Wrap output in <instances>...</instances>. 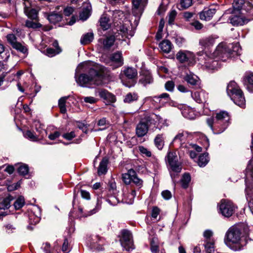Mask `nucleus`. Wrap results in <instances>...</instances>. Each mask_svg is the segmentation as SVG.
<instances>
[{
    "mask_svg": "<svg viewBox=\"0 0 253 253\" xmlns=\"http://www.w3.org/2000/svg\"><path fill=\"white\" fill-rule=\"evenodd\" d=\"M104 72V67L97 65L90 69L88 74L80 75L76 82L80 86L86 87L92 85H99L103 84V76L102 73Z\"/></svg>",
    "mask_w": 253,
    "mask_h": 253,
    "instance_id": "f257e3e1",
    "label": "nucleus"
},
{
    "mask_svg": "<svg viewBox=\"0 0 253 253\" xmlns=\"http://www.w3.org/2000/svg\"><path fill=\"white\" fill-rule=\"evenodd\" d=\"M242 224L234 225L230 227L226 233V243L228 245H233L231 248L235 251L243 250L247 244L246 239L242 236Z\"/></svg>",
    "mask_w": 253,
    "mask_h": 253,
    "instance_id": "f03ea898",
    "label": "nucleus"
},
{
    "mask_svg": "<svg viewBox=\"0 0 253 253\" xmlns=\"http://www.w3.org/2000/svg\"><path fill=\"white\" fill-rule=\"evenodd\" d=\"M230 116L228 112L222 111L216 114L215 117L207 119V123L214 134L223 132L229 125Z\"/></svg>",
    "mask_w": 253,
    "mask_h": 253,
    "instance_id": "7ed1b4c3",
    "label": "nucleus"
},
{
    "mask_svg": "<svg viewBox=\"0 0 253 253\" xmlns=\"http://www.w3.org/2000/svg\"><path fill=\"white\" fill-rule=\"evenodd\" d=\"M241 49L238 43L234 44L226 45L224 43L219 44L213 53V57L225 61L226 59L240 54Z\"/></svg>",
    "mask_w": 253,
    "mask_h": 253,
    "instance_id": "20e7f679",
    "label": "nucleus"
},
{
    "mask_svg": "<svg viewBox=\"0 0 253 253\" xmlns=\"http://www.w3.org/2000/svg\"><path fill=\"white\" fill-rule=\"evenodd\" d=\"M227 93L235 104L244 108L245 99L243 91L235 82H230L227 86Z\"/></svg>",
    "mask_w": 253,
    "mask_h": 253,
    "instance_id": "39448f33",
    "label": "nucleus"
},
{
    "mask_svg": "<svg viewBox=\"0 0 253 253\" xmlns=\"http://www.w3.org/2000/svg\"><path fill=\"white\" fill-rule=\"evenodd\" d=\"M137 76V71L136 69L127 67H124L121 71L119 75V78L121 80L122 83L126 86L130 87L133 86L135 82L133 80Z\"/></svg>",
    "mask_w": 253,
    "mask_h": 253,
    "instance_id": "423d86ee",
    "label": "nucleus"
},
{
    "mask_svg": "<svg viewBox=\"0 0 253 253\" xmlns=\"http://www.w3.org/2000/svg\"><path fill=\"white\" fill-rule=\"evenodd\" d=\"M122 178L126 184L128 185L132 182L138 189L143 186V180L137 176L135 171L132 169H129L127 173L123 174Z\"/></svg>",
    "mask_w": 253,
    "mask_h": 253,
    "instance_id": "0eeeda50",
    "label": "nucleus"
},
{
    "mask_svg": "<svg viewBox=\"0 0 253 253\" xmlns=\"http://www.w3.org/2000/svg\"><path fill=\"white\" fill-rule=\"evenodd\" d=\"M200 58L198 60L200 61V64L209 70H213L217 69L218 62L217 60H213L212 58L209 57L206 53L200 52L198 54Z\"/></svg>",
    "mask_w": 253,
    "mask_h": 253,
    "instance_id": "6e6552de",
    "label": "nucleus"
},
{
    "mask_svg": "<svg viewBox=\"0 0 253 253\" xmlns=\"http://www.w3.org/2000/svg\"><path fill=\"white\" fill-rule=\"evenodd\" d=\"M121 234L120 242L122 246L127 251H130L133 249L132 236L130 232L124 229L122 231Z\"/></svg>",
    "mask_w": 253,
    "mask_h": 253,
    "instance_id": "1a4fd4ad",
    "label": "nucleus"
},
{
    "mask_svg": "<svg viewBox=\"0 0 253 253\" xmlns=\"http://www.w3.org/2000/svg\"><path fill=\"white\" fill-rule=\"evenodd\" d=\"M176 59L181 63H187L188 65L193 64L195 62L194 53L188 50H180L176 54Z\"/></svg>",
    "mask_w": 253,
    "mask_h": 253,
    "instance_id": "9d476101",
    "label": "nucleus"
},
{
    "mask_svg": "<svg viewBox=\"0 0 253 253\" xmlns=\"http://www.w3.org/2000/svg\"><path fill=\"white\" fill-rule=\"evenodd\" d=\"M167 161L170 169L173 172L179 173L182 169L181 163L178 162L176 152H169L168 153Z\"/></svg>",
    "mask_w": 253,
    "mask_h": 253,
    "instance_id": "9b49d317",
    "label": "nucleus"
},
{
    "mask_svg": "<svg viewBox=\"0 0 253 253\" xmlns=\"http://www.w3.org/2000/svg\"><path fill=\"white\" fill-rule=\"evenodd\" d=\"M118 34L121 35L122 38L129 39L133 36L135 30L133 28L130 22L126 20L125 23L119 27L117 30Z\"/></svg>",
    "mask_w": 253,
    "mask_h": 253,
    "instance_id": "f8f14e48",
    "label": "nucleus"
},
{
    "mask_svg": "<svg viewBox=\"0 0 253 253\" xmlns=\"http://www.w3.org/2000/svg\"><path fill=\"white\" fill-rule=\"evenodd\" d=\"M235 206L233 203L227 200H222L219 206V210L221 214L225 217H230L234 213Z\"/></svg>",
    "mask_w": 253,
    "mask_h": 253,
    "instance_id": "ddd939ff",
    "label": "nucleus"
},
{
    "mask_svg": "<svg viewBox=\"0 0 253 253\" xmlns=\"http://www.w3.org/2000/svg\"><path fill=\"white\" fill-rule=\"evenodd\" d=\"M180 149L184 152L189 154L192 159L195 158L197 156V153L195 151L200 152L202 151V148L196 144L192 143L181 144Z\"/></svg>",
    "mask_w": 253,
    "mask_h": 253,
    "instance_id": "4468645a",
    "label": "nucleus"
},
{
    "mask_svg": "<svg viewBox=\"0 0 253 253\" xmlns=\"http://www.w3.org/2000/svg\"><path fill=\"white\" fill-rule=\"evenodd\" d=\"M212 236V232L211 230H206L204 233V236L205 238L204 245L207 253H213L214 251V242L213 239L211 238Z\"/></svg>",
    "mask_w": 253,
    "mask_h": 253,
    "instance_id": "2eb2a0df",
    "label": "nucleus"
},
{
    "mask_svg": "<svg viewBox=\"0 0 253 253\" xmlns=\"http://www.w3.org/2000/svg\"><path fill=\"white\" fill-rule=\"evenodd\" d=\"M147 3V0H133L132 13L135 17H139L142 13V7Z\"/></svg>",
    "mask_w": 253,
    "mask_h": 253,
    "instance_id": "dca6fc26",
    "label": "nucleus"
},
{
    "mask_svg": "<svg viewBox=\"0 0 253 253\" xmlns=\"http://www.w3.org/2000/svg\"><path fill=\"white\" fill-rule=\"evenodd\" d=\"M191 97L198 103H207L208 99V94L204 90L191 92Z\"/></svg>",
    "mask_w": 253,
    "mask_h": 253,
    "instance_id": "f3484780",
    "label": "nucleus"
},
{
    "mask_svg": "<svg viewBox=\"0 0 253 253\" xmlns=\"http://www.w3.org/2000/svg\"><path fill=\"white\" fill-rule=\"evenodd\" d=\"M111 65H113L114 68H117L122 66L124 64V59L122 52L117 51L113 53L111 57Z\"/></svg>",
    "mask_w": 253,
    "mask_h": 253,
    "instance_id": "a211bd4d",
    "label": "nucleus"
},
{
    "mask_svg": "<svg viewBox=\"0 0 253 253\" xmlns=\"http://www.w3.org/2000/svg\"><path fill=\"white\" fill-rule=\"evenodd\" d=\"M216 9L213 7H206L199 13L200 19L202 20L209 21L215 13Z\"/></svg>",
    "mask_w": 253,
    "mask_h": 253,
    "instance_id": "6ab92c4d",
    "label": "nucleus"
},
{
    "mask_svg": "<svg viewBox=\"0 0 253 253\" xmlns=\"http://www.w3.org/2000/svg\"><path fill=\"white\" fill-rule=\"evenodd\" d=\"M25 3L24 13L26 16L30 19L33 20L38 21V11L35 9L30 7L31 3L30 2H27Z\"/></svg>",
    "mask_w": 253,
    "mask_h": 253,
    "instance_id": "aec40b11",
    "label": "nucleus"
},
{
    "mask_svg": "<svg viewBox=\"0 0 253 253\" xmlns=\"http://www.w3.org/2000/svg\"><path fill=\"white\" fill-rule=\"evenodd\" d=\"M236 13L233 12V13L229 17L230 23L233 26H238L244 25L246 20L243 16L241 15L242 12L240 13H237V14H235Z\"/></svg>",
    "mask_w": 253,
    "mask_h": 253,
    "instance_id": "412c9836",
    "label": "nucleus"
},
{
    "mask_svg": "<svg viewBox=\"0 0 253 253\" xmlns=\"http://www.w3.org/2000/svg\"><path fill=\"white\" fill-rule=\"evenodd\" d=\"M148 130V121L139 122L136 127V134L139 137L146 134Z\"/></svg>",
    "mask_w": 253,
    "mask_h": 253,
    "instance_id": "4be33fe9",
    "label": "nucleus"
},
{
    "mask_svg": "<svg viewBox=\"0 0 253 253\" xmlns=\"http://www.w3.org/2000/svg\"><path fill=\"white\" fill-rule=\"evenodd\" d=\"M153 82V79L150 73L148 71H143L140 75L139 83L145 86Z\"/></svg>",
    "mask_w": 253,
    "mask_h": 253,
    "instance_id": "5701e85b",
    "label": "nucleus"
},
{
    "mask_svg": "<svg viewBox=\"0 0 253 253\" xmlns=\"http://www.w3.org/2000/svg\"><path fill=\"white\" fill-rule=\"evenodd\" d=\"M185 80L192 85L195 86L196 88H200L201 84L199 78L193 74H187L185 77Z\"/></svg>",
    "mask_w": 253,
    "mask_h": 253,
    "instance_id": "b1692460",
    "label": "nucleus"
},
{
    "mask_svg": "<svg viewBox=\"0 0 253 253\" xmlns=\"http://www.w3.org/2000/svg\"><path fill=\"white\" fill-rule=\"evenodd\" d=\"M214 43L215 39L212 36L204 38L199 41V44L205 49L210 48L214 45Z\"/></svg>",
    "mask_w": 253,
    "mask_h": 253,
    "instance_id": "393cba45",
    "label": "nucleus"
},
{
    "mask_svg": "<svg viewBox=\"0 0 253 253\" xmlns=\"http://www.w3.org/2000/svg\"><path fill=\"white\" fill-rule=\"evenodd\" d=\"M99 95L101 98L106 100L108 103H114L116 100L114 95L104 89L100 90Z\"/></svg>",
    "mask_w": 253,
    "mask_h": 253,
    "instance_id": "a878e982",
    "label": "nucleus"
},
{
    "mask_svg": "<svg viewBox=\"0 0 253 253\" xmlns=\"http://www.w3.org/2000/svg\"><path fill=\"white\" fill-rule=\"evenodd\" d=\"M191 136V134L186 131H179L173 138L172 142L174 143L177 141H178L179 142H184Z\"/></svg>",
    "mask_w": 253,
    "mask_h": 253,
    "instance_id": "bb28decb",
    "label": "nucleus"
},
{
    "mask_svg": "<svg viewBox=\"0 0 253 253\" xmlns=\"http://www.w3.org/2000/svg\"><path fill=\"white\" fill-rule=\"evenodd\" d=\"M115 40V39L114 36H110L104 38L100 39L99 42L103 44L104 48L109 49L113 45Z\"/></svg>",
    "mask_w": 253,
    "mask_h": 253,
    "instance_id": "cd10ccee",
    "label": "nucleus"
},
{
    "mask_svg": "<svg viewBox=\"0 0 253 253\" xmlns=\"http://www.w3.org/2000/svg\"><path fill=\"white\" fill-rule=\"evenodd\" d=\"M159 47L162 52L169 53L172 49L173 45L169 41L165 40L159 43Z\"/></svg>",
    "mask_w": 253,
    "mask_h": 253,
    "instance_id": "c85d7f7f",
    "label": "nucleus"
},
{
    "mask_svg": "<svg viewBox=\"0 0 253 253\" xmlns=\"http://www.w3.org/2000/svg\"><path fill=\"white\" fill-rule=\"evenodd\" d=\"M244 84L247 85V89L253 92V73H249L244 78Z\"/></svg>",
    "mask_w": 253,
    "mask_h": 253,
    "instance_id": "c756f323",
    "label": "nucleus"
},
{
    "mask_svg": "<svg viewBox=\"0 0 253 253\" xmlns=\"http://www.w3.org/2000/svg\"><path fill=\"white\" fill-rule=\"evenodd\" d=\"M108 163V160L107 158L102 159L98 168L97 173L99 175L104 174L107 172Z\"/></svg>",
    "mask_w": 253,
    "mask_h": 253,
    "instance_id": "7c9ffc66",
    "label": "nucleus"
},
{
    "mask_svg": "<svg viewBox=\"0 0 253 253\" xmlns=\"http://www.w3.org/2000/svg\"><path fill=\"white\" fill-rule=\"evenodd\" d=\"M93 34L92 32H88L82 36L80 42L83 45L87 44L93 41Z\"/></svg>",
    "mask_w": 253,
    "mask_h": 253,
    "instance_id": "2f4dec72",
    "label": "nucleus"
},
{
    "mask_svg": "<svg viewBox=\"0 0 253 253\" xmlns=\"http://www.w3.org/2000/svg\"><path fill=\"white\" fill-rule=\"evenodd\" d=\"M47 19L50 23L56 24L62 20V16L59 13L52 12L48 15Z\"/></svg>",
    "mask_w": 253,
    "mask_h": 253,
    "instance_id": "473e14b6",
    "label": "nucleus"
},
{
    "mask_svg": "<svg viewBox=\"0 0 253 253\" xmlns=\"http://www.w3.org/2000/svg\"><path fill=\"white\" fill-rule=\"evenodd\" d=\"M209 162V154L208 153H204L199 156L197 163L200 167H204Z\"/></svg>",
    "mask_w": 253,
    "mask_h": 253,
    "instance_id": "72a5a7b5",
    "label": "nucleus"
},
{
    "mask_svg": "<svg viewBox=\"0 0 253 253\" xmlns=\"http://www.w3.org/2000/svg\"><path fill=\"white\" fill-rule=\"evenodd\" d=\"M13 199L11 196L9 195L3 200H0V210L8 209L10 206V201L13 200Z\"/></svg>",
    "mask_w": 253,
    "mask_h": 253,
    "instance_id": "f704fd0d",
    "label": "nucleus"
},
{
    "mask_svg": "<svg viewBox=\"0 0 253 253\" xmlns=\"http://www.w3.org/2000/svg\"><path fill=\"white\" fill-rule=\"evenodd\" d=\"M244 4V0H234L232 4L234 12L240 13Z\"/></svg>",
    "mask_w": 253,
    "mask_h": 253,
    "instance_id": "c9c22d12",
    "label": "nucleus"
},
{
    "mask_svg": "<svg viewBox=\"0 0 253 253\" xmlns=\"http://www.w3.org/2000/svg\"><path fill=\"white\" fill-rule=\"evenodd\" d=\"M100 25L102 28L104 30H107L110 27L109 18L105 14L102 15L100 19Z\"/></svg>",
    "mask_w": 253,
    "mask_h": 253,
    "instance_id": "e433bc0d",
    "label": "nucleus"
},
{
    "mask_svg": "<svg viewBox=\"0 0 253 253\" xmlns=\"http://www.w3.org/2000/svg\"><path fill=\"white\" fill-rule=\"evenodd\" d=\"M182 114L184 117L190 120L194 119L195 117L194 111L188 107L185 108L182 110Z\"/></svg>",
    "mask_w": 253,
    "mask_h": 253,
    "instance_id": "4c0bfd02",
    "label": "nucleus"
},
{
    "mask_svg": "<svg viewBox=\"0 0 253 253\" xmlns=\"http://www.w3.org/2000/svg\"><path fill=\"white\" fill-rule=\"evenodd\" d=\"M90 15V6L84 8L80 13V19L83 21L86 20Z\"/></svg>",
    "mask_w": 253,
    "mask_h": 253,
    "instance_id": "58836bf2",
    "label": "nucleus"
},
{
    "mask_svg": "<svg viewBox=\"0 0 253 253\" xmlns=\"http://www.w3.org/2000/svg\"><path fill=\"white\" fill-rule=\"evenodd\" d=\"M11 46L17 51L24 54H27L28 53V49L26 46L19 42H17Z\"/></svg>",
    "mask_w": 253,
    "mask_h": 253,
    "instance_id": "ea45409f",
    "label": "nucleus"
},
{
    "mask_svg": "<svg viewBox=\"0 0 253 253\" xmlns=\"http://www.w3.org/2000/svg\"><path fill=\"white\" fill-rule=\"evenodd\" d=\"M156 146L159 149L161 150L164 145V138L163 134H158L154 140Z\"/></svg>",
    "mask_w": 253,
    "mask_h": 253,
    "instance_id": "a19ab883",
    "label": "nucleus"
},
{
    "mask_svg": "<svg viewBox=\"0 0 253 253\" xmlns=\"http://www.w3.org/2000/svg\"><path fill=\"white\" fill-rule=\"evenodd\" d=\"M191 181V176L189 173H184L181 179L182 187L183 188H187L189 185V183Z\"/></svg>",
    "mask_w": 253,
    "mask_h": 253,
    "instance_id": "79ce46f5",
    "label": "nucleus"
},
{
    "mask_svg": "<svg viewBox=\"0 0 253 253\" xmlns=\"http://www.w3.org/2000/svg\"><path fill=\"white\" fill-rule=\"evenodd\" d=\"M138 99V95L135 93H128L125 97L124 101L125 103H130Z\"/></svg>",
    "mask_w": 253,
    "mask_h": 253,
    "instance_id": "37998d69",
    "label": "nucleus"
},
{
    "mask_svg": "<svg viewBox=\"0 0 253 253\" xmlns=\"http://www.w3.org/2000/svg\"><path fill=\"white\" fill-rule=\"evenodd\" d=\"M68 97H63L61 98L58 101V106L60 110V112L62 114H65L66 111V102Z\"/></svg>",
    "mask_w": 253,
    "mask_h": 253,
    "instance_id": "c03bdc74",
    "label": "nucleus"
},
{
    "mask_svg": "<svg viewBox=\"0 0 253 253\" xmlns=\"http://www.w3.org/2000/svg\"><path fill=\"white\" fill-rule=\"evenodd\" d=\"M99 241V238L98 236H94L93 237H91V238H89L88 240V243L87 244L89 245V247L91 249H97V243L98 241Z\"/></svg>",
    "mask_w": 253,
    "mask_h": 253,
    "instance_id": "a18cd8bd",
    "label": "nucleus"
},
{
    "mask_svg": "<svg viewBox=\"0 0 253 253\" xmlns=\"http://www.w3.org/2000/svg\"><path fill=\"white\" fill-rule=\"evenodd\" d=\"M192 4V0H180L179 5V9L183 10L191 6Z\"/></svg>",
    "mask_w": 253,
    "mask_h": 253,
    "instance_id": "49530a36",
    "label": "nucleus"
},
{
    "mask_svg": "<svg viewBox=\"0 0 253 253\" xmlns=\"http://www.w3.org/2000/svg\"><path fill=\"white\" fill-rule=\"evenodd\" d=\"M25 204V199L23 196H19L14 203V206L16 210L21 208Z\"/></svg>",
    "mask_w": 253,
    "mask_h": 253,
    "instance_id": "de8ad7c7",
    "label": "nucleus"
},
{
    "mask_svg": "<svg viewBox=\"0 0 253 253\" xmlns=\"http://www.w3.org/2000/svg\"><path fill=\"white\" fill-rule=\"evenodd\" d=\"M35 125L36 131L39 133V134L37 135L38 136H41V137H43L44 133H45L46 131L43 128L42 125L39 122H36Z\"/></svg>",
    "mask_w": 253,
    "mask_h": 253,
    "instance_id": "09e8293b",
    "label": "nucleus"
},
{
    "mask_svg": "<svg viewBox=\"0 0 253 253\" xmlns=\"http://www.w3.org/2000/svg\"><path fill=\"white\" fill-rule=\"evenodd\" d=\"M151 251L153 253H159V246L157 244V239L153 238L151 241Z\"/></svg>",
    "mask_w": 253,
    "mask_h": 253,
    "instance_id": "8fccbe9b",
    "label": "nucleus"
},
{
    "mask_svg": "<svg viewBox=\"0 0 253 253\" xmlns=\"http://www.w3.org/2000/svg\"><path fill=\"white\" fill-rule=\"evenodd\" d=\"M25 26L28 28L33 29H37L42 27L40 23L28 20L25 22Z\"/></svg>",
    "mask_w": 253,
    "mask_h": 253,
    "instance_id": "3c124183",
    "label": "nucleus"
},
{
    "mask_svg": "<svg viewBox=\"0 0 253 253\" xmlns=\"http://www.w3.org/2000/svg\"><path fill=\"white\" fill-rule=\"evenodd\" d=\"M61 51V49L59 47L54 49L51 48H48L46 50L47 55L49 57H53L56 54L59 53Z\"/></svg>",
    "mask_w": 253,
    "mask_h": 253,
    "instance_id": "603ef678",
    "label": "nucleus"
},
{
    "mask_svg": "<svg viewBox=\"0 0 253 253\" xmlns=\"http://www.w3.org/2000/svg\"><path fill=\"white\" fill-rule=\"evenodd\" d=\"M24 136L28 138L31 141H35L38 140V135L37 134H34L32 131L30 130H27L24 134Z\"/></svg>",
    "mask_w": 253,
    "mask_h": 253,
    "instance_id": "864d4df0",
    "label": "nucleus"
},
{
    "mask_svg": "<svg viewBox=\"0 0 253 253\" xmlns=\"http://www.w3.org/2000/svg\"><path fill=\"white\" fill-rule=\"evenodd\" d=\"M29 168L27 165L23 164L21 165L18 169V173L22 175H25L28 174Z\"/></svg>",
    "mask_w": 253,
    "mask_h": 253,
    "instance_id": "5fc2aeb1",
    "label": "nucleus"
},
{
    "mask_svg": "<svg viewBox=\"0 0 253 253\" xmlns=\"http://www.w3.org/2000/svg\"><path fill=\"white\" fill-rule=\"evenodd\" d=\"M8 42L11 45L17 42L16 36L13 34H9L6 36Z\"/></svg>",
    "mask_w": 253,
    "mask_h": 253,
    "instance_id": "6e6d98bb",
    "label": "nucleus"
},
{
    "mask_svg": "<svg viewBox=\"0 0 253 253\" xmlns=\"http://www.w3.org/2000/svg\"><path fill=\"white\" fill-rule=\"evenodd\" d=\"M139 150L141 154L144 156L150 157L151 156V152L148 149L143 146H139Z\"/></svg>",
    "mask_w": 253,
    "mask_h": 253,
    "instance_id": "4d7b16f0",
    "label": "nucleus"
},
{
    "mask_svg": "<svg viewBox=\"0 0 253 253\" xmlns=\"http://www.w3.org/2000/svg\"><path fill=\"white\" fill-rule=\"evenodd\" d=\"M176 15V12L175 10H172L170 12L169 15L168 23L169 24H173Z\"/></svg>",
    "mask_w": 253,
    "mask_h": 253,
    "instance_id": "13d9d810",
    "label": "nucleus"
},
{
    "mask_svg": "<svg viewBox=\"0 0 253 253\" xmlns=\"http://www.w3.org/2000/svg\"><path fill=\"white\" fill-rule=\"evenodd\" d=\"M41 249L45 253H51V247L50 244L48 242L43 243Z\"/></svg>",
    "mask_w": 253,
    "mask_h": 253,
    "instance_id": "bf43d9fd",
    "label": "nucleus"
},
{
    "mask_svg": "<svg viewBox=\"0 0 253 253\" xmlns=\"http://www.w3.org/2000/svg\"><path fill=\"white\" fill-rule=\"evenodd\" d=\"M174 87V83L172 81H169L165 84V88L166 90L169 91H172Z\"/></svg>",
    "mask_w": 253,
    "mask_h": 253,
    "instance_id": "052dcab7",
    "label": "nucleus"
},
{
    "mask_svg": "<svg viewBox=\"0 0 253 253\" xmlns=\"http://www.w3.org/2000/svg\"><path fill=\"white\" fill-rule=\"evenodd\" d=\"M83 99L85 102L90 104H94L96 103L97 101V99L96 98L92 96L84 97Z\"/></svg>",
    "mask_w": 253,
    "mask_h": 253,
    "instance_id": "680f3d73",
    "label": "nucleus"
},
{
    "mask_svg": "<svg viewBox=\"0 0 253 253\" xmlns=\"http://www.w3.org/2000/svg\"><path fill=\"white\" fill-rule=\"evenodd\" d=\"M191 25L193 26L195 29L197 30H201L203 28V25L199 21H195L191 23Z\"/></svg>",
    "mask_w": 253,
    "mask_h": 253,
    "instance_id": "e2e57ef3",
    "label": "nucleus"
},
{
    "mask_svg": "<svg viewBox=\"0 0 253 253\" xmlns=\"http://www.w3.org/2000/svg\"><path fill=\"white\" fill-rule=\"evenodd\" d=\"M76 135L74 131H71L69 133H66L63 135V138L65 139L70 140L75 137Z\"/></svg>",
    "mask_w": 253,
    "mask_h": 253,
    "instance_id": "0e129e2a",
    "label": "nucleus"
},
{
    "mask_svg": "<svg viewBox=\"0 0 253 253\" xmlns=\"http://www.w3.org/2000/svg\"><path fill=\"white\" fill-rule=\"evenodd\" d=\"M113 16L114 18V20L117 21V19L118 18V17H120V18H118V19H122L123 17H124V14L122 11H119V10H116V11H114V14H113Z\"/></svg>",
    "mask_w": 253,
    "mask_h": 253,
    "instance_id": "69168bd1",
    "label": "nucleus"
},
{
    "mask_svg": "<svg viewBox=\"0 0 253 253\" xmlns=\"http://www.w3.org/2000/svg\"><path fill=\"white\" fill-rule=\"evenodd\" d=\"M62 251L65 253H67L70 251V248L68 247V241L67 239H65L62 245Z\"/></svg>",
    "mask_w": 253,
    "mask_h": 253,
    "instance_id": "338daca9",
    "label": "nucleus"
},
{
    "mask_svg": "<svg viewBox=\"0 0 253 253\" xmlns=\"http://www.w3.org/2000/svg\"><path fill=\"white\" fill-rule=\"evenodd\" d=\"M162 196L166 200H169L171 198V192L169 190H165L162 192Z\"/></svg>",
    "mask_w": 253,
    "mask_h": 253,
    "instance_id": "774afa93",
    "label": "nucleus"
}]
</instances>
